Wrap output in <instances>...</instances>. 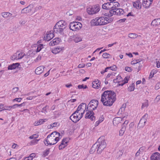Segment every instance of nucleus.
Returning <instances> with one entry per match:
<instances>
[{
    "instance_id": "nucleus-3",
    "label": "nucleus",
    "mask_w": 160,
    "mask_h": 160,
    "mask_svg": "<svg viewBox=\"0 0 160 160\" xmlns=\"http://www.w3.org/2000/svg\"><path fill=\"white\" fill-rule=\"evenodd\" d=\"M100 10V7L98 4L92 6H89L87 8V12L89 15L93 14L98 12Z\"/></svg>"
},
{
    "instance_id": "nucleus-5",
    "label": "nucleus",
    "mask_w": 160,
    "mask_h": 160,
    "mask_svg": "<svg viewBox=\"0 0 160 160\" xmlns=\"http://www.w3.org/2000/svg\"><path fill=\"white\" fill-rule=\"evenodd\" d=\"M98 105V101L96 100H91L88 105L87 109L93 111L96 109Z\"/></svg>"
},
{
    "instance_id": "nucleus-17",
    "label": "nucleus",
    "mask_w": 160,
    "mask_h": 160,
    "mask_svg": "<svg viewBox=\"0 0 160 160\" xmlns=\"http://www.w3.org/2000/svg\"><path fill=\"white\" fill-rule=\"evenodd\" d=\"M102 8L103 9L106 10H109L112 9V2L104 3L102 5Z\"/></svg>"
},
{
    "instance_id": "nucleus-60",
    "label": "nucleus",
    "mask_w": 160,
    "mask_h": 160,
    "mask_svg": "<svg viewBox=\"0 0 160 160\" xmlns=\"http://www.w3.org/2000/svg\"><path fill=\"white\" fill-rule=\"evenodd\" d=\"M123 154V152L122 151H119L117 153V156H118V157H120L122 156Z\"/></svg>"
},
{
    "instance_id": "nucleus-16",
    "label": "nucleus",
    "mask_w": 160,
    "mask_h": 160,
    "mask_svg": "<svg viewBox=\"0 0 160 160\" xmlns=\"http://www.w3.org/2000/svg\"><path fill=\"white\" fill-rule=\"evenodd\" d=\"M68 142V140L67 138H63L59 146V150H61L67 146V144Z\"/></svg>"
},
{
    "instance_id": "nucleus-14",
    "label": "nucleus",
    "mask_w": 160,
    "mask_h": 160,
    "mask_svg": "<svg viewBox=\"0 0 160 160\" xmlns=\"http://www.w3.org/2000/svg\"><path fill=\"white\" fill-rule=\"evenodd\" d=\"M33 8V5H30L26 8L23 9L21 11V13H26L31 12Z\"/></svg>"
},
{
    "instance_id": "nucleus-54",
    "label": "nucleus",
    "mask_w": 160,
    "mask_h": 160,
    "mask_svg": "<svg viewBox=\"0 0 160 160\" xmlns=\"http://www.w3.org/2000/svg\"><path fill=\"white\" fill-rule=\"evenodd\" d=\"M160 100V95H158L156 97L155 101L157 102H158Z\"/></svg>"
},
{
    "instance_id": "nucleus-7",
    "label": "nucleus",
    "mask_w": 160,
    "mask_h": 160,
    "mask_svg": "<svg viewBox=\"0 0 160 160\" xmlns=\"http://www.w3.org/2000/svg\"><path fill=\"white\" fill-rule=\"evenodd\" d=\"M148 117V114H145L140 119L138 124V127H139L140 128L143 127L145 125Z\"/></svg>"
},
{
    "instance_id": "nucleus-36",
    "label": "nucleus",
    "mask_w": 160,
    "mask_h": 160,
    "mask_svg": "<svg viewBox=\"0 0 160 160\" xmlns=\"http://www.w3.org/2000/svg\"><path fill=\"white\" fill-rule=\"evenodd\" d=\"M112 8H117L120 6L119 3L117 2H112Z\"/></svg>"
},
{
    "instance_id": "nucleus-39",
    "label": "nucleus",
    "mask_w": 160,
    "mask_h": 160,
    "mask_svg": "<svg viewBox=\"0 0 160 160\" xmlns=\"http://www.w3.org/2000/svg\"><path fill=\"white\" fill-rule=\"evenodd\" d=\"M121 77L120 75H118L117 76V78H116L114 79L113 80V82L114 83H119L120 81H117L118 80H120L121 79Z\"/></svg>"
},
{
    "instance_id": "nucleus-64",
    "label": "nucleus",
    "mask_w": 160,
    "mask_h": 160,
    "mask_svg": "<svg viewBox=\"0 0 160 160\" xmlns=\"http://www.w3.org/2000/svg\"><path fill=\"white\" fill-rule=\"evenodd\" d=\"M141 148H140L139 150L137 152V153L135 154V156L136 157H138V156L140 154V150Z\"/></svg>"
},
{
    "instance_id": "nucleus-13",
    "label": "nucleus",
    "mask_w": 160,
    "mask_h": 160,
    "mask_svg": "<svg viewBox=\"0 0 160 160\" xmlns=\"http://www.w3.org/2000/svg\"><path fill=\"white\" fill-rule=\"evenodd\" d=\"M64 29L60 27H56L55 26L53 28V32L57 34H60V35H63Z\"/></svg>"
},
{
    "instance_id": "nucleus-37",
    "label": "nucleus",
    "mask_w": 160,
    "mask_h": 160,
    "mask_svg": "<svg viewBox=\"0 0 160 160\" xmlns=\"http://www.w3.org/2000/svg\"><path fill=\"white\" fill-rule=\"evenodd\" d=\"M128 37L132 39H135L138 37V35L135 33H131L128 34Z\"/></svg>"
},
{
    "instance_id": "nucleus-32",
    "label": "nucleus",
    "mask_w": 160,
    "mask_h": 160,
    "mask_svg": "<svg viewBox=\"0 0 160 160\" xmlns=\"http://www.w3.org/2000/svg\"><path fill=\"white\" fill-rule=\"evenodd\" d=\"M105 18V24H107L109 23L112 22L113 20V18L110 17H107L104 16Z\"/></svg>"
},
{
    "instance_id": "nucleus-25",
    "label": "nucleus",
    "mask_w": 160,
    "mask_h": 160,
    "mask_svg": "<svg viewBox=\"0 0 160 160\" xmlns=\"http://www.w3.org/2000/svg\"><path fill=\"white\" fill-rule=\"evenodd\" d=\"M151 25L153 26H157L160 25V18L154 19L152 21Z\"/></svg>"
},
{
    "instance_id": "nucleus-46",
    "label": "nucleus",
    "mask_w": 160,
    "mask_h": 160,
    "mask_svg": "<svg viewBox=\"0 0 160 160\" xmlns=\"http://www.w3.org/2000/svg\"><path fill=\"white\" fill-rule=\"evenodd\" d=\"M25 104V103L23 102L21 104H15L13 106H12V107H13V108H16V107H22L23 106H24Z\"/></svg>"
},
{
    "instance_id": "nucleus-42",
    "label": "nucleus",
    "mask_w": 160,
    "mask_h": 160,
    "mask_svg": "<svg viewBox=\"0 0 160 160\" xmlns=\"http://www.w3.org/2000/svg\"><path fill=\"white\" fill-rule=\"evenodd\" d=\"M148 106V100H146L145 102L142 103V109L145 107H147Z\"/></svg>"
},
{
    "instance_id": "nucleus-27",
    "label": "nucleus",
    "mask_w": 160,
    "mask_h": 160,
    "mask_svg": "<svg viewBox=\"0 0 160 160\" xmlns=\"http://www.w3.org/2000/svg\"><path fill=\"white\" fill-rule=\"evenodd\" d=\"M62 50V48L60 47H57L54 49L52 50V52L54 54H56L59 53Z\"/></svg>"
},
{
    "instance_id": "nucleus-18",
    "label": "nucleus",
    "mask_w": 160,
    "mask_h": 160,
    "mask_svg": "<svg viewBox=\"0 0 160 160\" xmlns=\"http://www.w3.org/2000/svg\"><path fill=\"white\" fill-rule=\"evenodd\" d=\"M54 37L52 33L47 32L44 37V39L46 41H48L52 38Z\"/></svg>"
},
{
    "instance_id": "nucleus-24",
    "label": "nucleus",
    "mask_w": 160,
    "mask_h": 160,
    "mask_svg": "<svg viewBox=\"0 0 160 160\" xmlns=\"http://www.w3.org/2000/svg\"><path fill=\"white\" fill-rule=\"evenodd\" d=\"M104 18H104V16L99 18L98 17V23L99 25H106Z\"/></svg>"
},
{
    "instance_id": "nucleus-2",
    "label": "nucleus",
    "mask_w": 160,
    "mask_h": 160,
    "mask_svg": "<svg viewBox=\"0 0 160 160\" xmlns=\"http://www.w3.org/2000/svg\"><path fill=\"white\" fill-rule=\"evenodd\" d=\"M96 143L98 145L97 153L100 154L107 146L106 140L104 137H101L99 138Z\"/></svg>"
},
{
    "instance_id": "nucleus-41",
    "label": "nucleus",
    "mask_w": 160,
    "mask_h": 160,
    "mask_svg": "<svg viewBox=\"0 0 160 160\" xmlns=\"http://www.w3.org/2000/svg\"><path fill=\"white\" fill-rule=\"evenodd\" d=\"M134 89V83H132L131 84L128 88V90L129 91H132Z\"/></svg>"
},
{
    "instance_id": "nucleus-20",
    "label": "nucleus",
    "mask_w": 160,
    "mask_h": 160,
    "mask_svg": "<svg viewBox=\"0 0 160 160\" xmlns=\"http://www.w3.org/2000/svg\"><path fill=\"white\" fill-rule=\"evenodd\" d=\"M100 81L97 80L92 82V86L93 88H98L100 87Z\"/></svg>"
},
{
    "instance_id": "nucleus-43",
    "label": "nucleus",
    "mask_w": 160,
    "mask_h": 160,
    "mask_svg": "<svg viewBox=\"0 0 160 160\" xmlns=\"http://www.w3.org/2000/svg\"><path fill=\"white\" fill-rule=\"evenodd\" d=\"M43 46L42 44L39 45L37 48L36 52H40L41 50L43 48Z\"/></svg>"
},
{
    "instance_id": "nucleus-59",
    "label": "nucleus",
    "mask_w": 160,
    "mask_h": 160,
    "mask_svg": "<svg viewBox=\"0 0 160 160\" xmlns=\"http://www.w3.org/2000/svg\"><path fill=\"white\" fill-rule=\"evenodd\" d=\"M22 98H16L13 100V101H16L17 102H21V101L22 100Z\"/></svg>"
},
{
    "instance_id": "nucleus-1",
    "label": "nucleus",
    "mask_w": 160,
    "mask_h": 160,
    "mask_svg": "<svg viewBox=\"0 0 160 160\" xmlns=\"http://www.w3.org/2000/svg\"><path fill=\"white\" fill-rule=\"evenodd\" d=\"M116 93L111 90L105 91L101 95V102L106 106H111L116 100Z\"/></svg>"
},
{
    "instance_id": "nucleus-33",
    "label": "nucleus",
    "mask_w": 160,
    "mask_h": 160,
    "mask_svg": "<svg viewBox=\"0 0 160 160\" xmlns=\"http://www.w3.org/2000/svg\"><path fill=\"white\" fill-rule=\"evenodd\" d=\"M2 17L5 18H7L8 17L11 16L12 14L9 12H3L1 13Z\"/></svg>"
},
{
    "instance_id": "nucleus-10",
    "label": "nucleus",
    "mask_w": 160,
    "mask_h": 160,
    "mask_svg": "<svg viewBox=\"0 0 160 160\" xmlns=\"http://www.w3.org/2000/svg\"><path fill=\"white\" fill-rule=\"evenodd\" d=\"M45 141H46V143L44 142V143L45 145L47 146L48 145H54L56 143H52V142L54 141V138L53 137H52L51 135H48Z\"/></svg>"
},
{
    "instance_id": "nucleus-61",
    "label": "nucleus",
    "mask_w": 160,
    "mask_h": 160,
    "mask_svg": "<svg viewBox=\"0 0 160 160\" xmlns=\"http://www.w3.org/2000/svg\"><path fill=\"white\" fill-rule=\"evenodd\" d=\"M85 64L84 63H81L79 64L78 66V67L79 68H82L84 67Z\"/></svg>"
},
{
    "instance_id": "nucleus-11",
    "label": "nucleus",
    "mask_w": 160,
    "mask_h": 160,
    "mask_svg": "<svg viewBox=\"0 0 160 160\" xmlns=\"http://www.w3.org/2000/svg\"><path fill=\"white\" fill-rule=\"evenodd\" d=\"M153 0H142V5L146 8L150 7Z\"/></svg>"
},
{
    "instance_id": "nucleus-9",
    "label": "nucleus",
    "mask_w": 160,
    "mask_h": 160,
    "mask_svg": "<svg viewBox=\"0 0 160 160\" xmlns=\"http://www.w3.org/2000/svg\"><path fill=\"white\" fill-rule=\"evenodd\" d=\"M88 112H87L85 116V118H90L91 120L93 121L95 119V117L93 115L94 113L92 110H89V109H87Z\"/></svg>"
},
{
    "instance_id": "nucleus-15",
    "label": "nucleus",
    "mask_w": 160,
    "mask_h": 160,
    "mask_svg": "<svg viewBox=\"0 0 160 160\" xmlns=\"http://www.w3.org/2000/svg\"><path fill=\"white\" fill-rule=\"evenodd\" d=\"M126 118V116L123 117L122 118L121 117H116L114 118L113 121V123L114 125L116 126L121 122L123 119V120Z\"/></svg>"
},
{
    "instance_id": "nucleus-40",
    "label": "nucleus",
    "mask_w": 160,
    "mask_h": 160,
    "mask_svg": "<svg viewBox=\"0 0 160 160\" xmlns=\"http://www.w3.org/2000/svg\"><path fill=\"white\" fill-rule=\"evenodd\" d=\"M133 5L134 7L136 8L137 9H140L141 8V7L138 5L137 3V2L136 1L133 3Z\"/></svg>"
},
{
    "instance_id": "nucleus-23",
    "label": "nucleus",
    "mask_w": 160,
    "mask_h": 160,
    "mask_svg": "<svg viewBox=\"0 0 160 160\" xmlns=\"http://www.w3.org/2000/svg\"><path fill=\"white\" fill-rule=\"evenodd\" d=\"M19 63H13L8 66V70H13L16 69L19 65Z\"/></svg>"
},
{
    "instance_id": "nucleus-44",
    "label": "nucleus",
    "mask_w": 160,
    "mask_h": 160,
    "mask_svg": "<svg viewBox=\"0 0 160 160\" xmlns=\"http://www.w3.org/2000/svg\"><path fill=\"white\" fill-rule=\"evenodd\" d=\"M157 72V71L156 70L153 69L152 70L151 72V73H150L149 78H152L153 77L154 75Z\"/></svg>"
},
{
    "instance_id": "nucleus-52",
    "label": "nucleus",
    "mask_w": 160,
    "mask_h": 160,
    "mask_svg": "<svg viewBox=\"0 0 160 160\" xmlns=\"http://www.w3.org/2000/svg\"><path fill=\"white\" fill-rule=\"evenodd\" d=\"M160 88V83H158L156 85L155 89L156 90H158Z\"/></svg>"
},
{
    "instance_id": "nucleus-58",
    "label": "nucleus",
    "mask_w": 160,
    "mask_h": 160,
    "mask_svg": "<svg viewBox=\"0 0 160 160\" xmlns=\"http://www.w3.org/2000/svg\"><path fill=\"white\" fill-rule=\"evenodd\" d=\"M84 111H82L81 112L78 113V115H79V117L80 118V119L82 117L83 114L84 113Z\"/></svg>"
},
{
    "instance_id": "nucleus-63",
    "label": "nucleus",
    "mask_w": 160,
    "mask_h": 160,
    "mask_svg": "<svg viewBox=\"0 0 160 160\" xmlns=\"http://www.w3.org/2000/svg\"><path fill=\"white\" fill-rule=\"evenodd\" d=\"M67 14L69 16H71L73 14V12L72 11H70L67 12Z\"/></svg>"
},
{
    "instance_id": "nucleus-47",
    "label": "nucleus",
    "mask_w": 160,
    "mask_h": 160,
    "mask_svg": "<svg viewBox=\"0 0 160 160\" xmlns=\"http://www.w3.org/2000/svg\"><path fill=\"white\" fill-rule=\"evenodd\" d=\"M39 135L37 134H35L32 135L29 137V138L32 139H36L38 138Z\"/></svg>"
},
{
    "instance_id": "nucleus-57",
    "label": "nucleus",
    "mask_w": 160,
    "mask_h": 160,
    "mask_svg": "<svg viewBox=\"0 0 160 160\" xmlns=\"http://www.w3.org/2000/svg\"><path fill=\"white\" fill-rule=\"evenodd\" d=\"M47 108H48V107L47 106H46L44 107L42 109V112L44 113H45L46 112H47L46 109H47Z\"/></svg>"
},
{
    "instance_id": "nucleus-53",
    "label": "nucleus",
    "mask_w": 160,
    "mask_h": 160,
    "mask_svg": "<svg viewBox=\"0 0 160 160\" xmlns=\"http://www.w3.org/2000/svg\"><path fill=\"white\" fill-rule=\"evenodd\" d=\"M125 107H126V105L123 104L122 105L121 108H120V109H119V112H120V110H122V109H123V111H124L125 110Z\"/></svg>"
},
{
    "instance_id": "nucleus-35",
    "label": "nucleus",
    "mask_w": 160,
    "mask_h": 160,
    "mask_svg": "<svg viewBox=\"0 0 160 160\" xmlns=\"http://www.w3.org/2000/svg\"><path fill=\"white\" fill-rule=\"evenodd\" d=\"M49 135H51V136L52 137H53L54 138H55V137L57 136H60V134L58 132H57L55 131L52 132L51 134Z\"/></svg>"
},
{
    "instance_id": "nucleus-28",
    "label": "nucleus",
    "mask_w": 160,
    "mask_h": 160,
    "mask_svg": "<svg viewBox=\"0 0 160 160\" xmlns=\"http://www.w3.org/2000/svg\"><path fill=\"white\" fill-rule=\"evenodd\" d=\"M97 148L98 149V145H96L95 143L92 145L89 151L90 153L91 154L93 153L96 151Z\"/></svg>"
},
{
    "instance_id": "nucleus-19",
    "label": "nucleus",
    "mask_w": 160,
    "mask_h": 160,
    "mask_svg": "<svg viewBox=\"0 0 160 160\" xmlns=\"http://www.w3.org/2000/svg\"><path fill=\"white\" fill-rule=\"evenodd\" d=\"M151 160H160V154L158 152L153 154L151 157Z\"/></svg>"
},
{
    "instance_id": "nucleus-45",
    "label": "nucleus",
    "mask_w": 160,
    "mask_h": 160,
    "mask_svg": "<svg viewBox=\"0 0 160 160\" xmlns=\"http://www.w3.org/2000/svg\"><path fill=\"white\" fill-rule=\"evenodd\" d=\"M108 69H110L112 71H116L117 67L115 65H113L111 67H107Z\"/></svg>"
},
{
    "instance_id": "nucleus-4",
    "label": "nucleus",
    "mask_w": 160,
    "mask_h": 160,
    "mask_svg": "<svg viewBox=\"0 0 160 160\" xmlns=\"http://www.w3.org/2000/svg\"><path fill=\"white\" fill-rule=\"evenodd\" d=\"M69 27L70 30L75 31L80 29L82 27V25L80 22H73L70 23Z\"/></svg>"
},
{
    "instance_id": "nucleus-26",
    "label": "nucleus",
    "mask_w": 160,
    "mask_h": 160,
    "mask_svg": "<svg viewBox=\"0 0 160 160\" xmlns=\"http://www.w3.org/2000/svg\"><path fill=\"white\" fill-rule=\"evenodd\" d=\"M82 105L85 106V103H82L79 105V106L78 107L77 110L75 111L76 112H77V113H80V112H81L85 111L84 109H85L81 107V106Z\"/></svg>"
},
{
    "instance_id": "nucleus-21",
    "label": "nucleus",
    "mask_w": 160,
    "mask_h": 160,
    "mask_svg": "<svg viewBox=\"0 0 160 160\" xmlns=\"http://www.w3.org/2000/svg\"><path fill=\"white\" fill-rule=\"evenodd\" d=\"M44 68L43 66H40L36 69L35 72L37 74H40L43 72Z\"/></svg>"
},
{
    "instance_id": "nucleus-48",
    "label": "nucleus",
    "mask_w": 160,
    "mask_h": 160,
    "mask_svg": "<svg viewBox=\"0 0 160 160\" xmlns=\"http://www.w3.org/2000/svg\"><path fill=\"white\" fill-rule=\"evenodd\" d=\"M110 55L106 52L104 53L102 55V57L104 58H108L110 56Z\"/></svg>"
},
{
    "instance_id": "nucleus-49",
    "label": "nucleus",
    "mask_w": 160,
    "mask_h": 160,
    "mask_svg": "<svg viewBox=\"0 0 160 160\" xmlns=\"http://www.w3.org/2000/svg\"><path fill=\"white\" fill-rule=\"evenodd\" d=\"M12 108H13L12 106H5L3 107V109L2 110H10Z\"/></svg>"
},
{
    "instance_id": "nucleus-12",
    "label": "nucleus",
    "mask_w": 160,
    "mask_h": 160,
    "mask_svg": "<svg viewBox=\"0 0 160 160\" xmlns=\"http://www.w3.org/2000/svg\"><path fill=\"white\" fill-rule=\"evenodd\" d=\"M67 23L66 22L62 20L58 22L55 24L56 27H60L64 29L66 27Z\"/></svg>"
},
{
    "instance_id": "nucleus-6",
    "label": "nucleus",
    "mask_w": 160,
    "mask_h": 160,
    "mask_svg": "<svg viewBox=\"0 0 160 160\" xmlns=\"http://www.w3.org/2000/svg\"><path fill=\"white\" fill-rule=\"evenodd\" d=\"M25 55V54L23 52H18L11 57V59L12 60H18L22 58Z\"/></svg>"
},
{
    "instance_id": "nucleus-22",
    "label": "nucleus",
    "mask_w": 160,
    "mask_h": 160,
    "mask_svg": "<svg viewBox=\"0 0 160 160\" xmlns=\"http://www.w3.org/2000/svg\"><path fill=\"white\" fill-rule=\"evenodd\" d=\"M117 8H112L111 9V10L109 11V14H107L105 13V15L106 16H112L113 15H117V11L116 10Z\"/></svg>"
},
{
    "instance_id": "nucleus-31",
    "label": "nucleus",
    "mask_w": 160,
    "mask_h": 160,
    "mask_svg": "<svg viewBox=\"0 0 160 160\" xmlns=\"http://www.w3.org/2000/svg\"><path fill=\"white\" fill-rule=\"evenodd\" d=\"M98 17L96 18L95 19H92L91 22V25L92 26H98L99 24H98Z\"/></svg>"
},
{
    "instance_id": "nucleus-62",
    "label": "nucleus",
    "mask_w": 160,
    "mask_h": 160,
    "mask_svg": "<svg viewBox=\"0 0 160 160\" xmlns=\"http://www.w3.org/2000/svg\"><path fill=\"white\" fill-rule=\"evenodd\" d=\"M54 41H53V40L51 41L49 43V45L50 46H53L55 45L54 43Z\"/></svg>"
},
{
    "instance_id": "nucleus-51",
    "label": "nucleus",
    "mask_w": 160,
    "mask_h": 160,
    "mask_svg": "<svg viewBox=\"0 0 160 160\" xmlns=\"http://www.w3.org/2000/svg\"><path fill=\"white\" fill-rule=\"evenodd\" d=\"M39 139H35L34 140H32L31 141V145H34L36 144H37L38 143V142L39 140Z\"/></svg>"
},
{
    "instance_id": "nucleus-50",
    "label": "nucleus",
    "mask_w": 160,
    "mask_h": 160,
    "mask_svg": "<svg viewBox=\"0 0 160 160\" xmlns=\"http://www.w3.org/2000/svg\"><path fill=\"white\" fill-rule=\"evenodd\" d=\"M59 125V123L58 122H55L54 123L51 124V127H52L51 128H53V127H55L57 126H58Z\"/></svg>"
},
{
    "instance_id": "nucleus-38",
    "label": "nucleus",
    "mask_w": 160,
    "mask_h": 160,
    "mask_svg": "<svg viewBox=\"0 0 160 160\" xmlns=\"http://www.w3.org/2000/svg\"><path fill=\"white\" fill-rule=\"evenodd\" d=\"M53 41H54V43L55 45H57L61 41V39L59 38H56L53 39Z\"/></svg>"
},
{
    "instance_id": "nucleus-55",
    "label": "nucleus",
    "mask_w": 160,
    "mask_h": 160,
    "mask_svg": "<svg viewBox=\"0 0 160 160\" xmlns=\"http://www.w3.org/2000/svg\"><path fill=\"white\" fill-rule=\"evenodd\" d=\"M125 70L126 71L129 72L132 71V69L131 68L129 67H126L125 68Z\"/></svg>"
},
{
    "instance_id": "nucleus-34",
    "label": "nucleus",
    "mask_w": 160,
    "mask_h": 160,
    "mask_svg": "<svg viewBox=\"0 0 160 160\" xmlns=\"http://www.w3.org/2000/svg\"><path fill=\"white\" fill-rule=\"evenodd\" d=\"M73 40L75 42H78L82 41V38L77 35H74L73 37Z\"/></svg>"
},
{
    "instance_id": "nucleus-8",
    "label": "nucleus",
    "mask_w": 160,
    "mask_h": 160,
    "mask_svg": "<svg viewBox=\"0 0 160 160\" xmlns=\"http://www.w3.org/2000/svg\"><path fill=\"white\" fill-rule=\"evenodd\" d=\"M70 119L74 122L76 123L80 119L78 113L74 112L70 117Z\"/></svg>"
},
{
    "instance_id": "nucleus-29",
    "label": "nucleus",
    "mask_w": 160,
    "mask_h": 160,
    "mask_svg": "<svg viewBox=\"0 0 160 160\" xmlns=\"http://www.w3.org/2000/svg\"><path fill=\"white\" fill-rule=\"evenodd\" d=\"M129 77L128 76H126L124 78V79L122 81V82L118 85V86H122L124 84L127 83L129 80Z\"/></svg>"
},
{
    "instance_id": "nucleus-30",
    "label": "nucleus",
    "mask_w": 160,
    "mask_h": 160,
    "mask_svg": "<svg viewBox=\"0 0 160 160\" xmlns=\"http://www.w3.org/2000/svg\"><path fill=\"white\" fill-rule=\"evenodd\" d=\"M117 15L120 16L122 15H124L125 12L122 9L118 8L116 10Z\"/></svg>"
},
{
    "instance_id": "nucleus-56",
    "label": "nucleus",
    "mask_w": 160,
    "mask_h": 160,
    "mask_svg": "<svg viewBox=\"0 0 160 160\" xmlns=\"http://www.w3.org/2000/svg\"><path fill=\"white\" fill-rule=\"evenodd\" d=\"M137 2V3L141 7L142 5V0H137L136 1Z\"/></svg>"
}]
</instances>
